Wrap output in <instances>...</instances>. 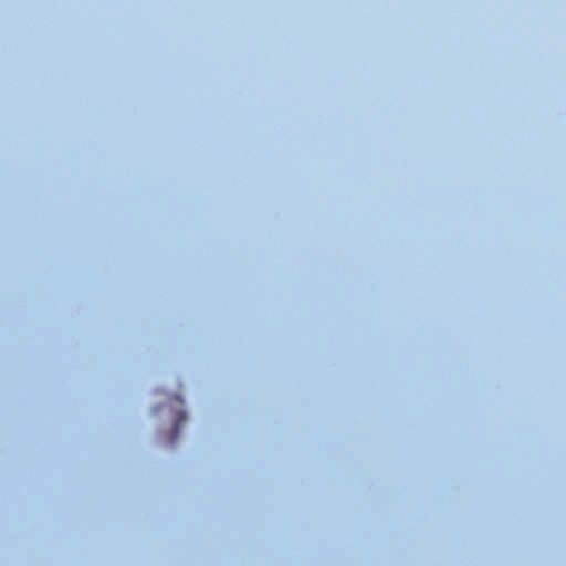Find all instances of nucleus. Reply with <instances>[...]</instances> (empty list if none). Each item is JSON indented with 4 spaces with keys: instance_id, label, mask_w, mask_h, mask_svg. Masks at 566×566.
<instances>
[{
    "instance_id": "1",
    "label": "nucleus",
    "mask_w": 566,
    "mask_h": 566,
    "mask_svg": "<svg viewBox=\"0 0 566 566\" xmlns=\"http://www.w3.org/2000/svg\"><path fill=\"white\" fill-rule=\"evenodd\" d=\"M187 420V415L186 412H179L177 415V418H176V421H175V424H174V428H172V437H171V442H175V440L178 438L179 436V431H180V427L181 424Z\"/></svg>"
}]
</instances>
